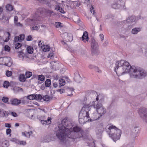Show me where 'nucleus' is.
<instances>
[{"label": "nucleus", "instance_id": "obj_1", "mask_svg": "<svg viewBox=\"0 0 147 147\" xmlns=\"http://www.w3.org/2000/svg\"><path fill=\"white\" fill-rule=\"evenodd\" d=\"M73 124L69 121L67 118L61 121L56 131V136L61 142H65L66 138L75 139L83 137V131L77 126L73 127Z\"/></svg>", "mask_w": 147, "mask_h": 147}, {"label": "nucleus", "instance_id": "obj_2", "mask_svg": "<svg viewBox=\"0 0 147 147\" xmlns=\"http://www.w3.org/2000/svg\"><path fill=\"white\" fill-rule=\"evenodd\" d=\"M114 70L117 74L119 75L129 72L130 77L133 78H142L147 75L146 72L143 69L135 66L131 67L128 62L123 60L116 62Z\"/></svg>", "mask_w": 147, "mask_h": 147}, {"label": "nucleus", "instance_id": "obj_3", "mask_svg": "<svg viewBox=\"0 0 147 147\" xmlns=\"http://www.w3.org/2000/svg\"><path fill=\"white\" fill-rule=\"evenodd\" d=\"M94 96L96 97V100L98 101L99 99L101 100H102V94L98 95L96 91L93 90H88L86 93V103L88 104L84 105L82 108L79 115V121L81 124H83L87 122L89 120V114L91 109L92 106L90 105L92 99V97Z\"/></svg>", "mask_w": 147, "mask_h": 147}, {"label": "nucleus", "instance_id": "obj_4", "mask_svg": "<svg viewBox=\"0 0 147 147\" xmlns=\"http://www.w3.org/2000/svg\"><path fill=\"white\" fill-rule=\"evenodd\" d=\"M106 130L109 137L114 141L115 142L120 138L121 131L115 126L108 125L106 128Z\"/></svg>", "mask_w": 147, "mask_h": 147}, {"label": "nucleus", "instance_id": "obj_5", "mask_svg": "<svg viewBox=\"0 0 147 147\" xmlns=\"http://www.w3.org/2000/svg\"><path fill=\"white\" fill-rule=\"evenodd\" d=\"M92 99H91L92 103L91 105L92 107L93 106L94 108L96 109L97 112L101 117L106 113V109L102 106V104L100 103H98L96 105H94V101L93 100L96 99V97L93 96L92 97Z\"/></svg>", "mask_w": 147, "mask_h": 147}, {"label": "nucleus", "instance_id": "obj_6", "mask_svg": "<svg viewBox=\"0 0 147 147\" xmlns=\"http://www.w3.org/2000/svg\"><path fill=\"white\" fill-rule=\"evenodd\" d=\"M138 111L140 117L147 124V109L141 107L138 109Z\"/></svg>", "mask_w": 147, "mask_h": 147}, {"label": "nucleus", "instance_id": "obj_7", "mask_svg": "<svg viewBox=\"0 0 147 147\" xmlns=\"http://www.w3.org/2000/svg\"><path fill=\"white\" fill-rule=\"evenodd\" d=\"M91 47L92 54L97 55L99 54L98 43L94 39L92 40Z\"/></svg>", "mask_w": 147, "mask_h": 147}, {"label": "nucleus", "instance_id": "obj_8", "mask_svg": "<svg viewBox=\"0 0 147 147\" xmlns=\"http://www.w3.org/2000/svg\"><path fill=\"white\" fill-rule=\"evenodd\" d=\"M138 18L134 16H132L129 17L126 20L123 21L124 23L130 24V25L132 26L134 25L138 20Z\"/></svg>", "mask_w": 147, "mask_h": 147}, {"label": "nucleus", "instance_id": "obj_9", "mask_svg": "<svg viewBox=\"0 0 147 147\" xmlns=\"http://www.w3.org/2000/svg\"><path fill=\"white\" fill-rule=\"evenodd\" d=\"M37 118L40 121L41 123L42 124L49 125L51 123L52 118L50 117H49L46 120L45 116H38Z\"/></svg>", "mask_w": 147, "mask_h": 147}, {"label": "nucleus", "instance_id": "obj_10", "mask_svg": "<svg viewBox=\"0 0 147 147\" xmlns=\"http://www.w3.org/2000/svg\"><path fill=\"white\" fill-rule=\"evenodd\" d=\"M9 102L8 103V104H10L12 105L16 106L19 105L21 103L20 100L16 98L10 99Z\"/></svg>", "mask_w": 147, "mask_h": 147}, {"label": "nucleus", "instance_id": "obj_11", "mask_svg": "<svg viewBox=\"0 0 147 147\" xmlns=\"http://www.w3.org/2000/svg\"><path fill=\"white\" fill-rule=\"evenodd\" d=\"M4 64L7 66L10 67L12 64L11 58L9 57H3Z\"/></svg>", "mask_w": 147, "mask_h": 147}, {"label": "nucleus", "instance_id": "obj_12", "mask_svg": "<svg viewBox=\"0 0 147 147\" xmlns=\"http://www.w3.org/2000/svg\"><path fill=\"white\" fill-rule=\"evenodd\" d=\"M92 115V119H90V121L97 120L101 117V115H100L97 112L93 113Z\"/></svg>", "mask_w": 147, "mask_h": 147}, {"label": "nucleus", "instance_id": "obj_13", "mask_svg": "<svg viewBox=\"0 0 147 147\" xmlns=\"http://www.w3.org/2000/svg\"><path fill=\"white\" fill-rule=\"evenodd\" d=\"M25 37L24 35L23 34H20L19 36H16L14 38L15 42L18 41L21 42L23 40Z\"/></svg>", "mask_w": 147, "mask_h": 147}, {"label": "nucleus", "instance_id": "obj_14", "mask_svg": "<svg viewBox=\"0 0 147 147\" xmlns=\"http://www.w3.org/2000/svg\"><path fill=\"white\" fill-rule=\"evenodd\" d=\"M82 40L84 42L88 41L89 38L88 36V34L87 32H84L82 36Z\"/></svg>", "mask_w": 147, "mask_h": 147}, {"label": "nucleus", "instance_id": "obj_15", "mask_svg": "<svg viewBox=\"0 0 147 147\" xmlns=\"http://www.w3.org/2000/svg\"><path fill=\"white\" fill-rule=\"evenodd\" d=\"M75 76L74 79V80L77 82L79 83L81 80V78L78 72H76L75 73Z\"/></svg>", "mask_w": 147, "mask_h": 147}, {"label": "nucleus", "instance_id": "obj_16", "mask_svg": "<svg viewBox=\"0 0 147 147\" xmlns=\"http://www.w3.org/2000/svg\"><path fill=\"white\" fill-rule=\"evenodd\" d=\"M51 65L52 68L54 70L58 69L59 68V64L57 62H52Z\"/></svg>", "mask_w": 147, "mask_h": 147}, {"label": "nucleus", "instance_id": "obj_17", "mask_svg": "<svg viewBox=\"0 0 147 147\" xmlns=\"http://www.w3.org/2000/svg\"><path fill=\"white\" fill-rule=\"evenodd\" d=\"M32 134L33 132L32 131H30L29 132H27L25 131L22 132V136L28 138H30V136L32 135Z\"/></svg>", "mask_w": 147, "mask_h": 147}, {"label": "nucleus", "instance_id": "obj_18", "mask_svg": "<svg viewBox=\"0 0 147 147\" xmlns=\"http://www.w3.org/2000/svg\"><path fill=\"white\" fill-rule=\"evenodd\" d=\"M65 34L67 35V42H71L73 39L72 34L70 33H65Z\"/></svg>", "mask_w": 147, "mask_h": 147}, {"label": "nucleus", "instance_id": "obj_19", "mask_svg": "<svg viewBox=\"0 0 147 147\" xmlns=\"http://www.w3.org/2000/svg\"><path fill=\"white\" fill-rule=\"evenodd\" d=\"M141 30L140 28H134L132 29L131 32L133 34H137Z\"/></svg>", "mask_w": 147, "mask_h": 147}, {"label": "nucleus", "instance_id": "obj_20", "mask_svg": "<svg viewBox=\"0 0 147 147\" xmlns=\"http://www.w3.org/2000/svg\"><path fill=\"white\" fill-rule=\"evenodd\" d=\"M139 131V128L137 126L135 125L134 126L132 129V131L133 132L137 134L138 132Z\"/></svg>", "mask_w": 147, "mask_h": 147}, {"label": "nucleus", "instance_id": "obj_21", "mask_svg": "<svg viewBox=\"0 0 147 147\" xmlns=\"http://www.w3.org/2000/svg\"><path fill=\"white\" fill-rule=\"evenodd\" d=\"M103 130V128L102 127H97L96 129V132L97 134H99L102 132Z\"/></svg>", "mask_w": 147, "mask_h": 147}, {"label": "nucleus", "instance_id": "obj_22", "mask_svg": "<svg viewBox=\"0 0 147 147\" xmlns=\"http://www.w3.org/2000/svg\"><path fill=\"white\" fill-rule=\"evenodd\" d=\"M7 34L8 36V38H6L5 40H4L3 39H2V37L1 36H0V42H2V41H3L5 42H7L8 41L9 39V37L10 36V34L9 32H7Z\"/></svg>", "mask_w": 147, "mask_h": 147}, {"label": "nucleus", "instance_id": "obj_23", "mask_svg": "<svg viewBox=\"0 0 147 147\" xmlns=\"http://www.w3.org/2000/svg\"><path fill=\"white\" fill-rule=\"evenodd\" d=\"M55 9L57 11H59L60 12L62 13L65 14V12L64 11L63 9L59 5L56 7Z\"/></svg>", "mask_w": 147, "mask_h": 147}, {"label": "nucleus", "instance_id": "obj_24", "mask_svg": "<svg viewBox=\"0 0 147 147\" xmlns=\"http://www.w3.org/2000/svg\"><path fill=\"white\" fill-rule=\"evenodd\" d=\"M43 51L44 52H47L49 51L50 49V47L47 45H44L42 47Z\"/></svg>", "mask_w": 147, "mask_h": 147}, {"label": "nucleus", "instance_id": "obj_25", "mask_svg": "<svg viewBox=\"0 0 147 147\" xmlns=\"http://www.w3.org/2000/svg\"><path fill=\"white\" fill-rule=\"evenodd\" d=\"M51 140L52 138L51 136L49 135H48L45 137L44 141L45 142H48L51 141Z\"/></svg>", "mask_w": 147, "mask_h": 147}, {"label": "nucleus", "instance_id": "obj_26", "mask_svg": "<svg viewBox=\"0 0 147 147\" xmlns=\"http://www.w3.org/2000/svg\"><path fill=\"white\" fill-rule=\"evenodd\" d=\"M13 90L15 93H17L20 91H23L22 88L17 86L14 87L13 88Z\"/></svg>", "mask_w": 147, "mask_h": 147}, {"label": "nucleus", "instance_id": "obj_27", "mask_svg": "<svg viewBox=\"0 0 147 147\" xmlns=\"http://www.w3.org/2000/svg\"><path fill=\"white\" fill-rule=\"evenodd\" d=\"M42 99L44 101H48L52 99V97H50L48 95H45L43 96Z\"/></svg>", "mask_w": 147, "mask_h": 147}, {"label": "nucleus", "instance_id": "obj_28", "mask_svg": "<svg viewBox=\"0 0 147 147\" xmlns=\"http://www.w3.org/2000/svg\"><path fill=\"white\" fill-rule=\"evenodd\" d=\"M27 51L28 53L32 54L33 53V49L32 47L29 46L27 48Z\"/></svg>", "mask_w": 147, "mask_h": 147}, {"label": "nucleus", "instance_id": "obj_29", "mask_svg": "<svg viewBox=\"0 0 147 147\" xmlns=\"http://www.w3.org/2000/svg\"><path fill=\"white\" fill-rule=\"evenodd\" d=\"M35 94H31L28 96L26 98L30 100H32L35 99Z\"/></svg>", "mask_w": 147, "mask_h": 147}, {"label": "nucleus", "instance_id": "obj_30", "mask_svg": "<svg viewBox=\"0 0 147 147\" xmlns=\"http://www.w3.org/2000/svg\"><path fill=\"white\" fill-rule=\"evenodd\" d=\"M6 9L9 11H11L13 10V6L9 4H7L6 6Z\"/></svg>", "mask_w": 147, "mask_h": 147}, {"label": "nucleus", "instance_id": "obj_31", "mask_svg": "<svg viewBox=\"0 0 147 147\" xmlns=\"http://www.w3.org/2000/svg\"><path fill=\"white\" fill-rule=\"evenodd\" d=\"M16 143L18 144L22 145H25L26 144V141H24L17 140Z\"/></svg>", "mask_w": 147, "mask_h": 147}, {"label": "nucleus", "instance_id": "obj_32", "mask_svg": "<svg viewBox=\"0 0 147 147\" xmlns=\"http://www.w3.org/2000/svg\"><path fill=\"white\" fill-rule=\"evenodd\" d=\"M59 84L60 86H64L65 84V80L63 79H60L59 80Z\"/></svg>", "mask_w": 147, "mask_h": 147}, {"label": "nucleus", "instance_id": "obj_33", "mask_svg": "<svg viewBox=\"0 0 147 147\" xmlns=\"http://www.w3.org/2000/svg\"><path fill=\"white\" fill-rule=\"evenodd\" d=\"M45 84L46 87H49L51 84V81L49 79H47L45 82Z\"/></svg>", "mask_w": 147, "mask_h": 147}, {"label": "nucleus", "instance_id": "obj_34", "mask_svg": "<svg viewBox=\"0 0 147 147\" xmlns=\"http://www.w3.org/2000/svg\"><path fill=\"white\" fill-rule=\"evenodd\" d=\"M55 27L57 28H60L63 26V25L60 22H55Z\"/></svg>", "mask_w": 147, "mask_h": 147}, {"label": "nucleus", "instance_id": "obj_35", "mask_svg": "<svg viewBox=\"0 0 147 147\" xmlns=\"http://www.w3.org/2000/svg\"><path fill=\"white\" fill-rule=\"evenodd\" d=\"M9 86L10 83L8 81H5L4 82L3 86L4 88H7Z\"/></svg>", "mask_w": 147, "mask_h": 147}, {"label": "nucleus", "instance_id": "obj_36", "mask_svg": "<svg viewBox=\"0 0 147 147\" xmlns=\"http://www.w3.org/2000/svg\"><path fill=\"white\" fill-rule=\"evenodd\" d=\"M121 7V5L119 4L115 3L113 4L112 5V8L115 9H118L119 8Z\"/></svg>", "mask_w": 147, "mask_h": 147}, {"label": "nucleus", "instance_id": "obj_37", "mask_svg": "<svg viewBox=\"0 0 147 147\" xmlns=\"http://www.w3.org/2000/svg\"><path fill=\"white\" fill-rule=\"evenodd\" d=\"M26 79L25 76L23 74H21L20 76V80L21 82H24L25 81Z\"/></svg>", "mask_w": 147, "mask_h": 147}, {"label": "nucleus", "instance_id": "obj_38", "mask_svg": "<svg viewBox=\"0 0 147 147\" xmlns=\"http://www.w3.org/2000/svg\"><path fill=\"white\" fill-rule=\"evenodd\" d=\"M35 100L40 101L42 99V97L40 94H35Z\"/></svg>", "mask_w": 147, "mask_h": 147}, {"label": "nucleus", "instance_id": "obj_39", "mask_svg": "<svg viewBox=\"0 0 147 147\" xmlns=\"http://www.w3.org/2000/svg\"><path fill=\"white\" fill-rule=\"evenodd\" d=\"M45 78L44 76L39 75L38 76V80L41 81H43L45 80Z\"/></svg>", "mask_w": 147, "mask_h": 147}, {"label": "nucleus", "instance_id": "obj_40", "mask_svg": "<svg viewBox=\"0 0 147 147\" xmlns=\"http://www.w3.org/2000/svg\"><path fill=\"white\" fill-rule=\"evenodd\" d=\"M24 53L21 51L19 53L18 57L20 60H23L24 59Z\"/></svg>", "mask_w": 147, "mask_h": 147}, {"label": "nucleus", "instance_id": "obj_41", "mask_svg": "<svg viewBox=\"0 0 147 147\" xmlns=\"http://www.w3.org/2000/svg\"><path fill=\"white\" fill-rule=\"evenodd\" d=\"M32 75V73L31 72H26V76L27 78H30Z\"/></svg>", "mask_w": 147, "mask_h": 147}, {"label": "nucleus", "instance_id": "obj_42", "mask_svg": "<svg viewBox=\"0 0 147 147\" xmlns=\"http://www.w3.org/2000/svg\"><path fill=\"white\" fill-rule=\"evenodd\" d=\"M6 75L7 77L11 76L12 74V72L11 71L7 70L6 72Z\"/></svg>", "mask_w": 147, "mask_h": 147}, {"label": "nucleus", "instance_id": "obj_43", "mask_svg": "<svg viewBox=\"0 0 147 147\" xmlns=\"http://www.w3.org/2000/svg\"><path fill=\"white\" fill-rule=\"evenodd\" d=\"M22 46V44L20 43H16L15 46L16 49H18L20 48Z\"/></svg>", "mask_w": 147, "mask_h": 147}, {"label": "nucleus", "instance_id": "obj_44", "mask_svg": "<svg viewBox=\"0 0 147 147\" xmlns=\"http://www.w3.org/2000/svg\"><path fill=\"white\" fill-rule=\"evenodd\" d=\"M2 100L3 102L5 103H7L8 101L9 98L6 97H3Z\"/></svg>", "mask_w": 147, "mask_h": 147}, {"label": "nucleus", "instance_id": "obj_45", "mask_svg": "<svg viewBox=\"0 0 147 147\" xmlns=\"http://www.w3.org/2000/svg\"><path fill=\"white\" fill-rule=\"evenodd\" d=\"M48 58H50L51 59H53L54 58L53 53V52L50 53L47 56Z\"/></svg>", "mask_w": 147, "mask_h": 147}, {"label": "nucleus", "instance_id": "obj_46", "mask_svg": "<svg viewBox=\"0 0 147 147\" xmlns=\"http://www.w3.org/2000/svg\"><path fill=\"white\" fill-rule=\"evenodd\" d=\"M4 49L5 51H9L10 50V47L7 45L5 46Z\"/></svg>", "mask_w": 147, "mask_h": 147}, {"label": "nucleus", "instance_id": "obj_47", "mask_svg": "<svg viewBox=\"0 0 147 147\" xmlns=\"http://www.w3.org/2000/svg\"><path fill=\"white\" fill-rule=\"evenodd\" d=\"M11 130L10 128L7 129L6 130V133L7 135L10 134V136H11Z\"/></svg>", "mask_w": 147, "mask_h": 147}, {"label": "nucleus", "instance_id": "obj_48", "mask_svg": "<svg viewBox=\"0 0 147 147\" xmlns=\"http://www.w3.org/2000/svg\"><path fill=\"white\" fill-rule=\"evenodd\" d=\"M3 112V117H7L8 116V113L6 111H3V110H2Z\"/></svg>", "mask_w": 147, "mask_h": 147}, {"label": "nucleus", "instance_id": "obj_49", "mask_svg": "<svg viewBox=\"0 0 147 147\" xmlns=\"http://www.w3.org/2000/svg\"><path fill=\"white\" fill-rule=\"evenodd\" d=\"M31 29L33 30H38L39 29L38 26H34L32 27Z\"/></svg>", "mask_w": 147, "mask_h": 147}, {"label": "nucleus", "instance_id": "obj_50", "mask_svg": "<svg viewBox=\"0 0 147 147\" xmlns=\"http://www.w3.org/2000/svg\"><path fill=\"white\" fill-rule=\"evenodd\" d=\"M67 90L69 91H71V94H68V96H71L72 95H73L72 94V92H74V89L73 88H68V89H67Z\"/></svg>", "mask_w": 147, "mask_h": 147}, {"label": "nucleus", "instance_id": "obj_51", "mask_svg": "<svg viewBox=\"0 0 147 147\" xmlns=\"http://www.w3.org/2000/svg\"><path fill=\"white\" fill-rule=\"evenodd\" d=\"M25 97L23 98L21 100H20L21 103H22V104H24L26 102V101L25 100Z\"/></svg>", "mask_w": 147, "mask_h": 147}, {"label": "nucleus", "instance_id": "obj_52", "mask_svg": "<svg viewBox=\"0 0 147 147\" xmlns=\"http://www.w3.org/2000/svg\"><path fill=\"white\" fill-rule=\"evenodd\" d=\"M2 145L3 147H7L8 145L7 142H3L2 144Z\"/></svg>", "mask_w": 147, "mask_h": 147}, {"label": "nucleus", "instance_id": "obj_53", "mask_svg": "<svg viewBox=\"0 0 147 147\" xmlns=\"http://www.w3.org/2000/svg\"><path fill=\"white\" fill-rule=\"evenodd\" d=\"M3 57H0V65H3Z\"/></svg>", "mask_w": 147, "mask_h": 147}, {"label": "nucleus", "instance_id": "obj_54", "mask_svg": "<svg viewBox=\"0 0 147 147\" xmlns=\"http://www.w3.org/2000/svg\"><path fill=\"white\" fill-rule=\"evenodd\" d=\"M90 11L91 13L93 14H94L95 13V11L94 10V8L92 6L91 7L90 9Z\"/></svg>", "mask_w": 147, "mask_h": 147}, {"label": "nucleus", "instance_id": "obj_55", "mask_svg": "<svg viewBox=\"0 0 147 147\" xmlns=\"http://www.w3.org/2000/svg\"><path fill=\"white\" fill-rule=\"evenodd\" d=\"M26 40L28 41H30L32 40V38L31 35H29L27 36Z\"/></svg>", "mask_w": 147, "mask_h": 147}, {"label": "nucleus", "instance_id": "obj_56", "mask_svg": "<svg viewBox=\"0 0 147 147\" xmlns=\"http://www.w3.org/2000/svg\"><path fill=\"white\" fill-rule=\"evenodd\" d=\"M15 24L16 26H20L22 27V24H21L20 22H16L15 23Z\"/></svg>", "mask_w": 147, "mask_h": 147}, {"label": "nucleus", "instance_id": "obj_57", "mask_svg": "<svg viewBox=\"0 0 147 147\" xmlns=\"http://www.w3.org/2000/svg\"><path fill=\"white\" fill-rule=\"evenodd\" d=\"M38 45L40 47H41V48H42V47L43 46V45L42 44V43L41 42V41H40L39 42Z\"/></svg>", "mask_w": 147, "mask_h": 147}, {"label": "nucleus", "instance_id": "obj_58", "mask_svg": "<svg viewBox=\"0 0 147 147\" xmlns=\"http://www.w3.org/2000/svg\"><path fill=\"white\" fill-rule=\"evenodd\" d=\"M11 114L12 116H13L15 117H16L17 116V114L15 112H11Z\"/></svg>", "mask_w": 147, "mask_h": 147}, {"label": "nucleus", "instance_id": "obj_59", "mask_svg": "<svg viewBox=\"0 0 147 147\" xmlns=\"http://www.w3.org/2000/svg\"><path fill=\"white\" fill-rule=\"evenodd\" d=\"M18 20V18L16 16H15L14 17V24L17 22Z\"/></svg>", "mask_w": 147, "mask_h": 147}, {"label": "nucleus", "instance_id": "obj_60", "mask_svg": "<svg viewBox=\"0 0 147 147\" xmlns=\"http://www.w3.org/2000/svg\"><path fill=\"white\" fill-rule=\"evenodd\" d=\"M99 36L101 39V40L102 41H103L104 39V37L103 34H100Z\"/></svg>", "mask_w": 147, "mask_h": 147}, {"label": "nucleus", "instance_id": "obj_61", "mask_svg": "<svg viewBox=\"0 0 147 147\" xmlns=\"http://www.w3.org/2000/svg\"><path fill=\"white\" fill-rule=\"evenodd\" d=\"M96 71L99 73H100L101 72V71L98 67L96 68Z\"/></svg>", "mask_w": 147, "mask_h": 147}, {"label": "nucleus", "instance_id": "obj_62", "mask_svg": "<svg viewBox=\"0 0 147 147\" xmlns=\"http://www.w3.org/2000/svg\"><path fill=\"white\" fill-rule=\"evenodd\" d=\"M59 91L61 94H62L64 93V90L63 89H61L59 90Z\"/></svg>", "mask_w": 147, "mask_h": 147}, {"label": "nucleus", "instance_id": "obj_63", "mask_svg": "<svg viewBox=\"0 0 147 147\" xmlns=\"http://www.w3.org/2000/svg\"><path fill=\"white\" fill-rule=\"evenodd\" d=\"M5 126L6 127H10L11 125L9 123H5Z\"/></svg>", "mask_w": 147, "mask_h": 147}, {"label": "nucleus", "instance_id": "obj_64", "mask_svg": "<svg viewBox=\"0 0 147 147\" xmlns=\"http://www.w3.org/2000/svg\"><path fill=\"white\" fill-rule=\"evenodd\" d=\"M53 86L54 87H57L58 86L57 83V82H54L53 83Z\"/></svg>", "mask_w": 147, "mask_h": 147}]
</instances>
